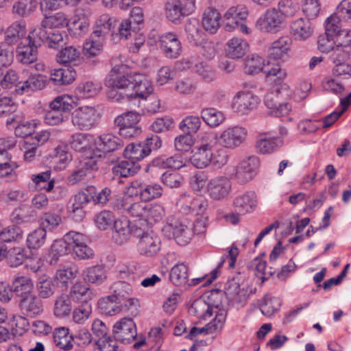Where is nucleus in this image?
Segmentation results:
<instances>
[{"label": "nucleus", "instance_id": "1", "mask_svg": "<svg viewBox=\"0 0 351 351\" xmlns=\"http://www.w3.org/2000/svg\"><path fill=\"white\" fill-rule=\"evenodd\" d=\"M265 73L274 83L264 98L265 105L269 110V114L277 117L288 114L291 106L280 101L290 95L289 86L282 82L287 76L285 71L277 65L269 71H265Z\"/></svg>", "mask_w": 351, "mask_h": 351}, {"label": "nucleus", "instance_id": "2", "mask_svg": "<svg viewBox=\"0 0 351 351\" xmlns=\"http://www.w3.org/2000/svg\"><path fill=\"white\" fill-rule=\"evenodd\" d=\"M149 43L158 45L162 53L169 59H176L182 53V44L178 35L173 32H165L160 35L151 33Z\"/></svg>", "mask_w": 351, "mask_h": 351}, {"label": "nucleus", "instance_id": "3", "mask_svg": "<svg viewBox=\"0 0 351 351\" xmlns=\"http://www.w3.org/2000/svg\"><path fill=\"white\" fill-rule=\"evenodd\" d=\"M134 234L138 239L137 250L141 256L153 257L160 250V239L153 231H143L141 229L136 228Z\"/></svg>", "mask_w": 351, "mask_h": 351}, {"label": "nucleus", "instance_id": "4", "mask_svg": "<svg viewBox=\"0 0 351 351\" xmlns=\"http://www.w3.org/2000/svg\"><path fill=\"white\" fill-rule=\"evenodd\" d=\"M285 17L276 8L267 9L256 21L255 26L263 33L276 34L283 29Z\"/></svg>", "mask_w": 351, "mask_h": 351}, {"label": "nucleus", "instance_id": "5", "mask_svg": "<svg viewBox=\"0 0 351 351\" xmlns=\"http://www.w3.org/2000/svg\"><path fill=\"white\" fill-rule=\"evenodd\" d=\"M125 64L117 65L111 69L105 79V85L108 87L125 89L130 93L135 73H126Z\"/></svg>", "mask_w": 351, "mask_h": 351}, {"label": "nucleus", "instance_id": "6", "mask_svg": "<svg viewBox=\"0 0 351 351\" xmlns=\"http://www.w3.org/2000/svg\"><path fill=\"white\" fill-rule=\"evenodd\" d=\"M97 110L91 106H82L76 108L71 114L72 125L78 130H88L97 123Z\"/></svg>", "mask_w": 351, "mask_h": 351}, {"label": "nucleus", "instance_id": "7", "mask_svg": "<svg viewBox=\"0 0 351 351\" xmlns=\"http://www.w3.org/2000/svg\"><path fill=\"white\" fill-rule=\"evenodd\" d=\"M115 341L123 344L132 342L137 336L136 324L131 318L124 317L115 323L112 330Z\"/></svg>", "mask_w": 351, "mask_h": 351}, {"label": "nucleus", "instance_id": "8", "mask_svg": "<svg viewBox=\"0 0 351 351\" xmlns=\"http://www.w3.org/2000/svg\"><path fill=\"white\" fill-rule=\"evenodd\" d=\"M258 104V97L250 91H239L233 97L231 107L240 115L248 114Z\"/></svg>", "mask_w": 351, "mask_h": 351}, {"label": "nucleus", "instance_id": "9", "mask_svg": "<svg viewBox=\"0 0 351 351\" xmlns=\"http://www.w3.org/2000/svg\"><path fill=\"white\" fill-rule=\"evenodd\" d=\"M247 135L245 128L243 127H230L222 131L219 136V143L224 148L234 149L245 141Z\"/></svg>", "mask_w": 351, "mask_h": 351}, {"label": "nucleus", "instance_id": "10", "mask_svg": "<svg viewBox=\"0 0 351 351\" xmlns=\"http://www.w3.org/2000/svg\"><path fill=\"white\" fill-rule=\"evenodd\" d=\"M32 30L36 45H42L46 43L50 48L55 49L64 43L63 34L59 30L43 27H35Z\"/></svg>", "mask_w": 351, "mask_h": 351}, {"label": "nucleus", "instance_id": "11", "mask_svg": "<svg viewBox=\"0 0 351 351\" xmlns=\"http://www.w3.org/2000/svg\"><path fill=\"white\" fill-rule=\"evenodd\" d=\"M259 166L257 156H251L241 160L237 167L235 178L240 184H245L252 180L256 174Z\"/></svg>", "mask_w": 351, "mask_h": 351}, {"label": "nucleus", "instance_id": "12", "mask_svg": "<svg viewBox=\"0 0 351 351\" xmlns=\"http://www.w3.org/2000/svg\"><path fill=\"white\" fill-rule=\"evenodd\" d=\"M33 33V30L30 31L27 38L17 47L16 58L23 64H29L37 60L38 48L41 45H35Z\"/></svg>", "mask_w": 351, "mask_h": 351}, {"label": "nucleus", "instance_id": "13", "mask_svg": "<svg viewBox=\"0 0 351 351\" xmlns=\"http://www.w3.org/2000/svg\"><path fill=\"white\" fill-rule=\"evenodd\" d=\"M145 205L146 202L144 201L134 202L131 196H125L117 199L114 208L118 210H124L132 217L143 220Z\"/></svg>", "mask_w": 351, "mask_h": 351}, {"label": "nucleus", "instance_id": "14", "mask_svg": "<svg viewBox=\"0 0 351 351\" xmlns=\"http://www.w3.org/2000/svg\"><path fill=\"white\" fill-rule=\"evenodd\" d=\"M188 199H190L189 195L184 193L180 195L177 202V204L180 205L181 210L184 214L202 215L207 210L208 202L205 198L202 197L193 198L189 201V204H186Z\"/></svg>", "mask_w": 351, "mask_h": 351}, {"label": "nucleus", "instance_id": "15", "mask_svg": "<svg viewBox=\"0 0 351 351\" xmlns=\"http://www.w3.org/2000/svg\"><path fill=\"white\" fill-rule=\"evenodd\" d=\"M78 274V267L71 262L65 263L59 266L53 279L57 287L66 289L69 284L75 278Z\"/></svg>", "mask_w": 351, "mask_h": 351}, {"label": "nucleus", "instance_id": "16", "mask_svg": "<svg viewBox=\"0 0 351 351\" xmlns=\"http://www.w3.org/2000/svg\"><path fill=\"white\" fill-rule=\"evenodd\" d=\"M133 81L130 93L125 94L128 100L137 97L146 99L152 93V83L145 76L136 73Z\"/></svg>", "mask_w": 351, "mask_h": 351}, {"label": "nucleus", "instance_id": "17", "mask_svg": "<svg viewBox=\"0 0 351 351\" xmlns=\"http://www.w3.org/2000/svg\"><path fill=\"white\" fill-rule=\"evenodd\" d=\"M21 313L26 317H35L43 312L41 300L34 293L26 295L21 298L19 302Z\"/></svg>", "mask_w": 351, "mask_h": 351}, {"label": "nucleus", "instance_id": "18", "mask_svg": "<svg viewBox=\"0 0 351 351\" xmlns=\"http://www.w3.org/2000/svg\"><path fill=\"white\" fill-rule=\"evenodd\" d=\"M248 15L246 8L243 5H237L230 8L224 14V29L231 32L239 27L240 21L247 18Z\"/></svg>", "mask_w": 351, "mask_h": 351}, {"label": "nucleus", "instance_id": "19", "mask_svg": "<svg viewBox=\"0 0 351 351\" xmlns=\"http://www.w3.org/2000/svg\"><path fill=\"white\" fill-rule=\"evenodd\" d=\"M235 211L241 215L253 212L257 206L256 195L253 191H247L236 196L232 202Z\"/></svg>", "mask_w": 351, "mask_h": 351}, {"label": "nucleus", "instance_id": "20", "mask_svg": "<svg viewBox=\"0 0 351 351\" xmlns=\"http://www.w3.org/2000/svg\"><path fill=\"white\" fill-rule=\"evenodd\" d=\"M207 189L212 199L219 200L228 195L231 189V182L226 177L215 178L209 181Z\"/></svg>", "mask_w": 351, "mask_h": 351}, {"label": "nucleus", "instance_id": "21", "mask_svg": "<svg viewBox=\"0 0 351 351\" xmlns=\"http://www.w3.org/2000/svg\"><path fill=\"white\" fill-rule=\"evenodd\" d=\"M292 45V39L289 36H282L275 40L269 48V56L274 60L284 59Z\"/></svg>", "mask_w": 351, "mask_h": 351}, {"label": "nucleus", "instance_id": "22", "mask_svg": "<svg viewBox=\"0 0 351 351\" xmlns=\"http://www.w3.org/2000/svg\"><path fill=\"white\" fill-rule=\"evenodd\" d=\"M7 125L12 126L15 135L20 138H27L31 136L36 125L33 121L22 119L18 114L8 119Z\"/></svg>", "mask_w": 351, "mask_h": 351}, {"label": "nucleus", "instance_id": "23", "mask_svg": "<svg viewBox=\"0 0 351 351\" xmlns=\"http://www.w3.org/2000/svg\"><path fill=\"white\" fill-rule=\"evenodd\" d=\"M290 33L297 40H305L313 33V27L308 19H298L290 25Z\"/></svg>", "mask_w": 351, "mask_h": 351}, {"label": "nucleus", "instance_id": "24", "mask_svg": "<svg viewBox=\"0 0 351 351\" xmlns=\"http://www.w3.org/2000/svg\"><path fill=\"white\" fill-rule=\"evenodd\" d=\"M112 239L118 245L125 243L132 233L130 221L127 217L119 219L114 221Z\"/></svg>", "mask_w": 351, "mask_h": 351}, {"label": "nucleus", "instance_id": "25", "mask_svg": "<svg viewBox=\"0 0 351 351\" xmlns=\"http://www.w3.org/2000/svg\"><path fill=\"white\" fill-rule=\"evenodd\" d=\"M95 145L97 149L103 153H110L122 148L124 143L116 136L104 134L95 140Z\"/></svg>", "mask_w": 351, "mask_h": 351}, {"label": "nucleus", "instance_id": "26", "mask_svg": "<svg viewBox=\"0 0 351 351\" xmlns=\"http://www.w3.org/2000/svg\"><path fill=\"white\" fill-rule=\"evenodd\" d=\"M90 22L84 13H77L69 23L68 30L75 38L85 36L89 31Z\"/></svg>", "mask_w": 351, "mask_h": 351}, {"label": "nucleus", "instance_id": "27", "mask_svg": "<svg viewBox=\"0 0 351 351\" xmlns=\"http://www.w3.org/2000/svg\"><path fill=\"white\" fill-rule=\"evenodd\" d=\"M133 186L138 189L141 199L144 202H149L160 197L163 192L162 186L157 183H133Z\"/></svg>", "mask_w": 351, "mask_h": 351}, {"label": "nucleus", "instance_id": "28", "mask_svg": "<svg viewBox=\"0 0 351 351\" xmlns=\"http://www.w3.org/2000/svg\"><path fill=\"white\" fill-rule=\"evenodd\" d=\"M72 251L79 259H88L93 257V250L86 244L87 239L84 234L74 232Z\"/></svg>", "mask_w": 351, "mask_h": 351}, {"label": "nucleus", "instance_id": "29", "mask_svg": "<svg viewBox=\"0 0 351 351\" xmlns=\"http://www.w3.org/2000/svg\"><path fill=\"white\" fill-rule=\"evenodd\" d=\"M221 14L212 7L207 8L202 15V26L206 32L215 34L220 27Z\"/></svg>", "mask_w": 351, "mask_h": 351}, {"label": "nucleus", "instance_id": "30", "mask_svg": "<svg viewBox=\"0 0 351 351\" xmlns=\"http://www.w3.org/2000/svg\"><path fill=\"white\" fill-rule=\"evenodd\" d=\"M47 78L41 75H32L25 81L19 88L15 89L17 94L28 93L43 89L47 84Z\"/></svg>", "mask_w": 351, "mask_h": 351}, {"label": "nucleus", "instance_id": "31", "mask_svg": "<svg viewBox=\"0 0 351 351\" xmlns=\"http://www.w3.org/2000/svg\"><path fill=\"white\" fill-rule=\"evenodd\" d=\"M141 169L138 163L125 159L118 162L112 169L114 176L119 178H128L136 174Z\"/></svg>", "mask_w": 351, "mask_h": 351}, {"label": "nucleus", "instance_id": "32", "mask_svg": "<svg viewBox=\"0 0 351 351\" xmlns=\"http://www.w3.org/2000/svg\"><path fill=\"white\" fill-rule=\"evenodd\" d=\"M341 20H344L339 14V10L336 14L329 16L325 24V32L330 36H335L336 40H341V36L345 34V28Z\"/></svg>", "mask_w": 351, "mask_h": 351}, {"label": "nucleus", "instance_id": "33", "mask_svg": "<svg viewBox=\"0 0 351 351\" xmlns=\"http://www.w3.org/2000/svg\"><path fill=\"white\" fill-rule=\"evenodd\" d=\"M73 309L72 300L66 293L58 295L54 300L53 315L58 318L68 317Z\"/></svg>", "mask_w": 351, "mask_h": 351}, {"label": "nucleus", "instance_id": "34", "mask_svg": "<svg viewBox=\"0 0 351 351\" xmlns=\"http://www.w3.org/2000/svg\"><path fill=\"white\" fill-rule=\"evenodd\" d=\"M71 300L82 304L89 302L94 296V293L91 289L81 282L74 284L68 294Z\"/></svg>", "mask_w": 351, "mask_h": 351}, {"label": "nucleus", "instance_id": "35", "mask_svg": "<svg viewBox=\"0 0 351 351\" xmlns=\"http://www.w3.org/2000/svg\"><path fill=\"white\" fill-rule=\"evenodd\" d=\"M247 43L238 37H234L228 40L226 44L227 55L232 58L237 59L242 58L248 49Z\"/></svg>", "mask_w": 351, "mask_h": 351}, {"label": "nucleus", "instance_id": "36", "mask_svg": "<svg viewBox=\"0 0 351 351\" xmlns=\"http://www.w3.org/2000/svg\"><path fill=\"white\" fill-rule=\"evenodd\" d=\"M34 283L32 280L26 276H16L12 284L14 293L21 298L26 295L33 293Z\"/></svg>", "mask_w": 351, "mask_h": 351}, {"label": "nucleus", "instance_id": "37", "mask_svg": "<svg viewBox=\"0 0 351 351\" xmlns=\"http://www.w3.org/2000/svg\"><path fill=\"white\" fill-rule=\"evenodd\" d=\"M25 34V25L23 23L14 22L5 32L3 43L12 46L16 43Z\"/></svg>", "mask_w": 351, "mask_h": 351}, {"label": "nucleus", "instance_id": "38", "mask_svg": "<svg viewBox=\"0 0 351 351\" xmlns=\"http://www.w3.org/2000/svg\"><path fill=\"white\" fill-rule=\"evenodd\" d=\"M114 297L108 295L98 301V308L101 313L112 316L121 311V302Z\"/></svg>", "mask_w": 351, "mask_h": 351}, {"label": "nucleus", "instance_id": "39", "mask_svg": "<svg viewBox=\"0 0 351 351\" xmlns=\"http://www.w3.org/2000/svg\"><path fill=\"white\" fill-rule=\"evenodd\" d=\"M53 341L57 346L64 350L72 349L73 335H69V330L66 327L56 328L53 332Z\"/></svg>", "mask_w": 351, "mask_h": 351}, {"label": "nucleus", "instance_id": "40", "mask_svg": "<svg viewBox=\"0 0 351 351\" xmlns=\"http://www.w3.org/2000/svg\"><path fill=\"white\" fill-rule=\"evenodd\" d=\"M83 276L85 281L97 285L101 284L106 279V271L102 265L86 268L83 271Z\"/></svg>", "mask_w": 351, "mask_h": 351}, {"label": "nucleus", "instance_id": "41", "mask_svg": "<svg viewBox=\"0 0 351 351\" xmlns=\"http://www.w3.org/2000/svg\"><path fill=\"white\" fill-rule=\"evenodd\" d=\"M201 117L211 128H217L226 119L224 114L214 108H204L201 111Z\"/></svg>", "mask_w": 351, "mask_h": 351}, {"label": "nucleus", "instance_id": "42", "mask_svg": "<svg viewBox=\"0 0 351 351\" xmlns=\"http://www.w3.org/2000/svg\"><path fill=\"white\" fill-rule=\"evenodd\" d=\"M123 154L125 158L138 163L149 155V150L148 148L145 149L143 144L131 143L125 148Z\"/></svg>", "mask_w": 351, "mask_h": 351}, {"label": "nucleus", "instance_id": "43", "mask_svg": "<svg viewBox=\"0 0 351 351\" xmlns=\"http://www.w3.org/2000/svg\"><path fill=\"white\" fill-rule=\"evenodd\" d=\"M185 32L187 40L193 45H197L200 43L204 34L199 21L196 19H190L187 21L185 24Z\"/></svg>", "mask_w": 351, "mask_h": 351}, {"label": "nucleus", "instance_id": "44", "mask_svg": "<svg viewBox=\"0 0 351 351\" xmlns=\"http://www.w3.org/2000/svg\"><path fill=\"white\" fill-rule=\"evenodd\" d=\"M166 17L171 22L176 23L184 16L180 0H167L165 5Z\"/></svg>", "mask_w": 351, "mask_h": 351}, {"label": "nucleus", "instance_id": "45", "mask_svg": "<svg viewBox=\"0 0 351 351\" xmlns=\"http://www.w3.org/2000/svg\"><path fill=\"white\" fill-rule=\"evenodd\" d=\"M102 89L101 84L96 81H88L80 84L75 93L82 98H90L97 95Z\"/></svg>", "mask_w": 351, "mask_h": 351}, {"label": "nucleus", "instance_id": "46", "mask_svg": "<svg viewBox=\"0 0 351 351\" xmlns=\"http://www.w3.org/2000/svg\"><path fill=\"white\" fill-rule=\"evenodd\" d=\"M351 43V39H347L344 43L336 40V45L333 47L331 50L330 59L333 62H337L341 61H345L349 57V53L351 51L350 44Z\"/></svg>", "mask_w": 351, "mask_h": 351}, {"label": "nucleus", "instance_id": "47", "mask_svg": "<svg viewBox=\"0 0 351 351\" xmlns=\"http://www.w3.org/2000/svg\"><path fill=\"white\" fill-rule=\"evenodd\" d=\"M38 4V0H18L12 6V12L19 16L27 17L36 10Z\"/></svg>", "mask_w": 351, "mask_h": 351}, {"label": "nucleus", "instance_id": "48", "mask_svg": "<svg viewBox=\"0 0 351 351\" xmlns=\"http://www.w3.org/2000/svg\"><path fill=\"white\" fill-rule=\"evenodd\" d=\"M69 21L66 15L63 12H57L51 16H45L40 25L36 27L53 29L57 27H68Z\"/></svg>", "mask_w": 351, "mask_h": 351}, {"label": "nucleus", "instance_id": "49", "mask_svg": "<svg viewBox=\"0 0 351 351\" xmlns=\"http://www.w3.org/2000/svg\"><path fill=\"white\" fill-rule=\"evenodd\" d=\"M74 232L66 233L64 239L60 241H56L51 246L52 252L59 256L69 254L73 249V241Z\"/></svg>", "mask_w": 351, "mask_h": 351}, {"label": "nucleus", "instance_id": "50", "mask_svg": "<svg viewBox=\"0 0 351 351\" xmlns=\"http://www.w3.org/2000/svg\"><path fill=\"white\" fill-rule=\"evenodd\" d=\"M145 206L143 220L147 221V223L153 224L162 219L165 210L161 205L146 203Z\"/></svg>", "mask_w": 351, "mask_h": 351}, {"label": "nucleus", "instance_id": "51", "mask_svg": "<svg viewBox=\"0 0 351 351\" xmlns=\"http://www.w3.org/2000/svg\"><path fill=\"white\" fill-rule=\"evenodd\" d=\"M212 161V152L197 147L191 158L192 165L198 168L206 167Z\"/></svg>", "mask_w": 351, "mask_h": 351}, {"label": "nucleus", "instance_id": "52", "mask_svg": "<svg viewBox=\"0 0 351 351\" xmlns=\"http://www.w3.org/2000/svg\"><path fill=\"white\" fill-rule=\"evenodd\" d=\"M280 306L281 300L280 298L266 294L260 304V309L263 315L270 317L278 311Z\"/></svg>", "mask_w": 351, "mask_h": 351}, {"label": "nucleus", "instance_id": "53", "mask_svg": "<svg viewBox=\"0 0 351 351\" xmlns=\"http://www.w3.org/2000/svg\"><path fill=\"white\" fill-rule=\"evenodd\" d=\"M69 143L75 151L85 152L90 148L89 136L84 133H75L71 136Z\"/></svg>", "mask_w": 351, "mask_h": 351}, {"label": "nucleus", "instance_id": "54", "mask_svg": "<svg viewBox=\"0 0 351 351\" xmlns=\"http://www.w3.org/2000/svg\"><path fill=\"white\" fill-rule=\"evenodd\" d=\"M282 143L278 138H261L256 141V147L261 154H270L276 151Z\"/></svg>", "mask_w": 351, "mask_h": 351}, {"label": "nucleus", "instance_id": "55", "mask_svg": "<svg viewBox=\"0 0 351 351\" xmlns=\"http://www.w3.org/2000/svg\"><path fill=\"white\" fill-rule=\"evenodd\" d=\"M51 171H46L36 175H32L31 179L38 190L51 191L54 187V181L49 180Z\"/></svg>", "mask_w": 351, "mask_h": 351}, {"label": "nucleus", "instance_id": "56", "mask_svg": "<svg viewBox=\"0 0 351 351\" xmlns=\"http://www.w3.org/2000/svg\"><path fill=\"white\" fill-rule=\"evenodd\" d=\"M188 277V267L183 263L176 264L171 270L170 279L177 286L185 284Z\"/></svg>", "mask_w": 351, "mask_h": 351}, {"label": "nucleus", "instance_id": "57", "mask_svg": "<svg viewBox=\"0 0 351 351\" xmlns=\"http://www.w3.org/2000/svg\"><path fill=\"white\" fill-rule=\"evenodd\" d=\"M19 165L15 162H12L10 158L0 159V178L7 179V181H14L16 179L15 170Z\"/></svg>", "mask_w": 351, "mask_h": 351}, {"label": "nucleus", "instance_id": "58", "mask_svg": "<svg viewBox=\"0 0 351 351\" xmlns=\"http://www.w3.org/2000/svg\"><path fill=\"white\" fill-rule=\"evenodd\" d=\"M96 195V188L94 186H88L73 196L71 204L84 207L86 204L92 201Z\"/></svg>", "mask_w": 351, "mask_h": 351}, {"label": "nucleus", "instance_id": "59", "mask_svg": "<svg viewBox=\"0 0 351 351\" xmlns=\"http://www.w3.org/2000/svg\"><path fill=\"white\" fill-rule=\"evenodd\" d=\"M80 51L73 46L66 47L62 49L56 56L57 61L61 64L73 63L79 60Z\"/></svg>", "mask_w": 351, "mask_h": 351}, {"label": "nucleus", "instance_id": "60", "mask_svg": "<svg viewBox=\"0 0 351 351\" xmlns=\"http://www.w3.org/2000/svg\"><path fill=\"white\" fill-rule=\"evenodd\" d=\"M189 312L198 318L206 319L213 314V309L205 301L195 300L191 305Z\"/></svg>", "mask_w": 351, "mask_h": 351}, {"label": "nucleus", "instance_id": "61", "mask_svg": "<svg viewBox=\"0 0 351 351\" xmlns=\"http://www.w3.org/2000/svg\"><path fill=\"white\" fill-rule=\"evenodd\" d=\"M110 289L113 293L111 295L115 296V299L120 301V302H122V300H125L128 297L130 296L132 292L131 285L125 281H117L114 282L111 285Z\"/></svg>", "mask_w": 351, "mask_h": 351}, {"label": "nucleus", "instance_id": "62", "mask_svg": "<svg viewBox=\"0 0 351 351\" xmlns=\"http://www.w3.org/2000/svg\"><path fill=\"white\" fill-rule=\"evenodd\" d=\"M46 239L47 231L45 229L39 228L28 234L27 243L29 248L38 249L45 243Z\"/></svg>", "mask_w": 351, "mask_h": 351}, {"label": "nucleus", "instance_id": "63", "mask_svg": "<svg viewBox=\"0 0 351 351\" xmlns=\"http://www.w3.org/2000/svg\"><path fill=\"white\" fill-rule=\"evenodd\" d=\"M141 116L136 112L130 111L125 112L114 119V124L118 128L138 126Z\"/></svg>", "mask_w": 351, "mask_h": 351}, {"label": "nucleus", "instance_id": "64", "mask_svg": "<svg viewBox=\"0 0 351 351\" xmlns=\"http://www.w3.org/2000/svg\"><path fill=\"white\" fill-rule=\"evenodd\" d=\"M27 258V251L21 247H15L9 250L7 261L12 267H16L23 263Z\"/></svg>", "mask_w": 351, "mask_h": 351}]
</instances>
